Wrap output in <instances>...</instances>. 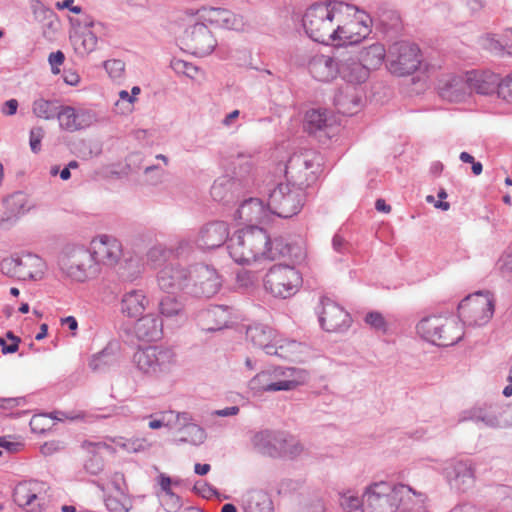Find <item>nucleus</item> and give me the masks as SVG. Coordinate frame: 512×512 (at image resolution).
I'll list each match as a JSON object with an SVG mask.
<instances>
[{"label": "nucleus", "mask_w": 512, "mask_h": 512, "mask_svg": "<svg viewBox=\"0 0 512 512\" xmlns=\"http://www.w3.org/2000/svg\"><path fill=\"white\" fill-rule=\"evenodd\" d=\"M355 5L338 0L315 2L310 5L302 18L303 28L309 38L325 45H332L335 35L333 20L340 14H350Z\"/></svg>", "instance_id": "nucleus-1"}, {"label": "nucleus", "mask_w": 512, "mask_h": 512, "mask_svg": "<svg viewBox=\"0 0 512 512\" xmlns=\"http://www.w3.org/2000/svg\"><path fill=\"white\" fill-rule=\"evenodd\" d=\"M269 243L267 231L256 225L237 230L229 239L227 249L230 257L241 265L250 264L264 258L265 247Z\"/></svg>", "instance_id": "nucleus-2"}, {"label": "nucleus", "mask_w": 512, "mask_h": 512, "mask_svg": "<svg viewBox=\"0 0 512 512\" xmlns=\"http://www.w3.org/2000/svg\"><path fill=\"white\" fill-rule=\"evenodd\" d=\"M410 491L409 486L404 484L372 483L364 492L366 512H396Z\"/></svg>", "instance_id": "nucleus-3"}, {"label": "nucleus", "mask_w": 512, "mask_h": 512, "mask_svg": "<svg viewBox=\"0 0 512 512\" xmlns=\"http://www.w3.org/2000/svg\"><path fill=\"white\" fill-rule=\"evenodd\" d=\"M132 362L143 374L158 378L171 372L176 364V354L170 347L150 345L139 347Z\"/></svg>", "instance_id": "nucleus-4"}, {"label": "nucleus", "mask_w": 512, "mask_h": 512, "mask_svg": "<svg viewBox=\"0 0 512 512\" xmlns=\"http://www.w3.org/2000/svg\"><path fill=\"white\" fill-rule=\"evenodd\" d=\"M416 329L423 339L439 347H449L457 344L464 334L462 325L457 321L440 316L422 318Z\"/></svg>", "instance_id": "nucleus-5"}, {"label": "nucleus", "mask_w": 512, "mask_h": 512, "mask_svg": "<svg viewBox=\"0 0 512 512\" xmlns=\"http://www.w3.org/2000/svg\"><path fill=\"white\" fill-rule=\"evenodd\" d=\"M305 191L289 183H279L269 192L267 209L280 218L297 215L304 205Z\"/></svg>", "instance_id": "nucleus-6"}, {"label": "nucleus", "mask_w": 512, "mask_h": 512, "mask_svg": "<svg viewBox=\"0 0 512 512\" xmlns=\"http://www.w3.org/2000/svg\"><path fill=\"white\" fill-rule=\"evenodd\" d=\"M301 284L300 273L291 265H274L264 277L266 291H269L274 297L283 299L293 296Z\"/></svg>", "instance_id": "nucleus-7"}, {"label": "nucleus", "mask_w": 512, "mask_h": 512, "mask_svg": "<svg viewBox=\"0 0 512 512\" xmlns=\"http://www.w3.org/2000/svg\"><path fill=\"white\" fill-rule=\"evenodd\" d=\"M494 309V300L490 297V293L483 295L481 291L466 296L457 306L459 320L474 326H483L488 323Z\"/></svg>", "instance_id": "nucleus-8"}, {"label": "nucleus", "mask_w": 512, "mask_h": 512, "mask_svg": "<svg viewBox=\"0 0 512 512\" xmlns=\"http://www.w3.org/2000/svg\"><path fill=\"white\" fill-rule=\"evenodd\" d=\"M353 11L355 12L353 20L335 28L332 45L336 47L337 54H339L341 48L361 43L372 32V18L370 15L357 7Z\"/></svg>", "instance_id": "nucleus-9"}, {"label": "nucleus", "mask_w": 512, "mask_h": 512, "mask_svg": "<svg viewBox=\"0 0 512 512\" xmlns=\"http://www.w3.org/2000/svg\"><path fill=\"white\" fill-rule=\"evenodd\" d=\"M419 47L414 43H393L387 53V67L392 74L406 76L414 73L421 64Z\"/></svg>", "instance_id": "nucleus-10"}, {"label": "nucleus", "mask_w": 512, "mask_h": 512, "mask_svg": "<svg viewBox=\"0 0 512 512\" xmlns=\"http://www.w3.org/2000/svg\"><path fill=\"white\" fill-rule=\"evenodd\" d=\"M221 285V277L213 266L204 263L190 266L188 295L210 298L219 291Z\"/></svg>", "instance_id": "nucleus-11"}, {"label": "nucleus", "mask_w": 512, "mask_h": 512, "mask_svg": "<svg viewBox=\"0 0 512 512\" xmlns=\"http://www.w3.org/2000/svg\"><path fill=\"white\" fill-rule=\"evenodd\" d=\"M315 166L318 168L319 163L315 164L307 153L293 154L285 166L286 183L305 191L316 179Z\"/></svg>", "instance_id": "nucleus-12"}, {"label": "nucleus", "mask_w": 512, "mask_h": 512, "mask_svg": "<svg viewBox=\"0 0 512 512\" xmlns=\"http://www.w3.org/2000/svg\"><path fill=\"white\" fill-rule=\"evenodd\" d=\"M282 374L288 377L297 374V377L274 381L272 373L262 371L249 381V388L254 391V393L291 391L303 383L306 378V373L304 371H298L296 368H287Z\"/></svg>", "instance_id": "nucleus-13"}, {"label": "nucleus", "mask_w": 512, "mask_h": 512, "mask_svg": "<svg viewBox=\"0 0 512 512\" xmlns=\"http://www.w3.org/2000/svg\"><path fill=\"white\" fill-rule=\"evenodd\" d=\"M320 326L326 332L346 331L352 322L350 314L328 297H321L316 308Z\"/></svg>", "instance_id": "nucleus-14"}, {"label": "nucleus", "mask_w": 512, "mask_h": 512, "mask_svg": "<svg viewBox=\"0 0 512 512\" xmlns=\"http://www.w3.org/2000/svg\"><path fill=\"white\" fill-rule=\"evenodd\" d=\"M61 268L68 277L78 282H84L98 272L91 250L84 247L74 249L72 254L63 260Z\"/></svg>", "instance_id": "nucleus-15"}, {"label": "nucleus", "mask_w": 512, "mask_h": 512, "mask_svg": "<svg viewBox=\"0 0 512 512\" xmlns=\"http://www.w3.org/2000/svg\"><path fill=\"white\" fill-rule=\"evenodd\" d=\"M183 42L193 55L199 57L210 55L217 45L212 32L202 22L195 23L186 28Z\"/></svg>", "instance_id": "nucleus-16"}, {"label": "nucleus", "mask_w": 512, "mask_h": 512, "mask_svg": "<svg viewBox=\"0 0 512 512\" xmlns=\"http://www.w3.org/2000/svg\"><path fill=\"white\" fill-rule=\"evenodd\" d=\"M450 487L460 493H465L474 486L475 464L471 459L455 460L445 469Z\"/></svg>", "instance_id": "nucleus-17"}, {"label": "nucleus", "mask_w": 512, "mask_h": 512, "mask_svg": "<svg viewBox=\"0 0 512 512\" xmlns=\"http://www.w3.org/2000/svg\"><path fill=\"white\" fill-rule=\"evenodd\" d=\"M505 407L499 404H484L463 412L461 421L471 420L489 428H507Z\"/></svg>", "instance_id": "nucleus-18"}, {"label": "nucleus", "mask_w": 512, "mask_h": 512, "mask_svg": "<svg viewBox=\"0 0 512 512\" xmlns=\"http://www.w3.org/2000/svg\"><path fill=\"white\" fill-rule=\"evenodd\" d=\"M189 275L190 267L186 268L180 264L171 263L158 272V285L168 294H173L172 292L175 290H181L188 294Z\"/></svg>", "instance_id": "nucleus-19"}, {"label": "nucleus", "mask_w": 512, "mask_h": 512, "mask_svg": "<svg viewBox=\"0 0 512 512\" xmlns=\"http://www.w3.org/2000/svg\"><path fill=\"white\" fill-rule=\"evenodd\" d=\"M58 120L63 130L75 132L90 127L97 121V115L90 109L62 106Z\"/></svg>", "instance_id": "nucleus-20"}, {"label": "nucleus", "mask_w": 512, "mask_h": 512, "mask_svg": "<svg viewBox=\"0 0 512 512\" xmlns=\"http://www.w3.org/2000/svg\"><path fill=\"white\" fill-rule=\"evenodd\" d=\"M91 246V255L96 266L100 263L113 266L122 255L120 242L112 236L101 235L91 242Z\"/></svg>", "instance_id": "nucleus-21"}, {"label": "nucleus", "mask_w": 512, "mask_h": 512, "mask_svg": "<svg viewBox=\"0 0 512 512\" xmlns=\"http://www.w3.org/2000/svg\"><path fill=\"white\" fill-rule=\"evenodd\" d=\"M468 84L470 92L475 91L482 95L497 94L499 98H502V92H504L502 88L506 84V76L501 78L499 74L492 72L469 71Z\"/></svg>", "instance_id": "nucleus-22"}, {"label": "nucleus", "mask_w": 512, "mask_h": 512, "mask_svg": "<svg viewBox=\"0 0 512 512\" xmlns=\"http://www.w3.org/2000/svg\"><path fill=\"white\" fill-rule=\"evenodd\" d=\"M229 226L224 221H211L199 231L197 245L201 249L213 250L229 242Z\"/></svg>", "instance_id": "nucleus-23"}, {"label": "nucleus", "mask_w": 512, "mask_h": 512, "mask_svg": "<svg viewBox=\"0 0 512 512\" xmlns=\"http://www.w3.org/2000/svg\"><path fill=\"white\" fill-rule=\"evenodd\" d=\"M234 309L228 305H210L200 312L203 329L209 332L228 328L234 323Z\"/></svg>", "instance_id": "nucleus-24"}, {"label": "nucleus", "mask_w": 512, "mask_h": 512, "mask_svg": "<svg viewBox=\"0 0 512 512\" xmlns=\"http://www.w3.org/2000/svg\"><path fill=\"white\" fill-rule=\"evenodd\" d=\"M284 442V432L268 429L255 433L251 438L252 446L256 452L272 458H279L281 443Z\"/></svg>", "instance_id": "nucleus-25"}, {"label": "nucleus", "mask_w": 512, "mask_h": 512, "mask_svg": "<svg viewBox=\"0 0 512 512\" xmlns=\"http://www.w3.org/2000/svg\"><path fill=\"white\" fill-rule=\"evenodd\" d=\"M27 195L22 191H16L3 200L5 211L0 218V228L10 229L24 215L26 209Z\"/></svg>", "instance_id": "nucleus-26"}, {"label": "nucleus", "mask_w": 512, "mask_h": 512, "mask_svg": "<svg viewBox=\"0 0 512 512\" xmlns=\"http://www.w3.org/2000/svg\"><path fill=\"white\" fill-rule=\"evenodd\" d=\"M338 56L316 54L308 62V71L311 76L320 82H329L337 77Z\"/></svg>", "instance_id": "nucleus-27"}, {"label": "nucleus", "mask_w": 512, "mask_h": 512, "mask_svg": "<svg viewBox=\"0 0 512 512\" xmlns=\"http://www.w3.org/2000/svg\"><path fill=\"white\" fill-rule=\"evenodd\" d=\"M275 337V331L271 327L260 323L250 325L246 330V338L255 347L263 349L267 355H278Z\"/></svg>", "instance_id": "nucleus-28"}, {"label": "nucleus", "mask_w": 512, "mask_h": 512, "mask_svg": "<svg viewBox=\"0 0 512 512\" xmlns=\"http://www.w3.org/2000/svg\"><path fill=\"white\" fill-rule=\"evenodd\" d=\"M369 73L359 57L355 59L349 56L338 59L337 76L339 75L347 83L361 84L368 79Z\"/></svg>", "instance_id": "nucleus-29"}, {"label": "nucleus", "mask_w": 512, "mask_h": 512, "mask_svg": "<svg viewBox=\"0 0 512 512\" xmlns=\"http://www.w3.org/2000/svg\"><path fill=\"white\" fill-rule=\"evenodd\" d=\"M439 95L450 102H461L469 93L468 72L463 76H450L441 80L438 86Z\"/></svg>", "instance_id": "nucleus-30"}, {"label": "nucleus", "mask_w": 512, "mask_h": 512, "mask_svg": "<svg viewBox=\"0 0 512 512\" xmlns=\"http://www.w3.org/2000/svg\"><path fill=\"white\" fill-rule=\"evenodd\" d=\"M136 337L142 341H157L163 336V320L155 314L140 317L134 327Z\"/></svg>", "instance_id": "nucleus-31"}, {"label": "nucleus", "mask_w": 512, "mask_h": 512, "mask_svg": "<svg viewBox=\"0 0 512 512\" xmlns=\"http://www.w3.org/2000/svg\"><path fill=\"white\" fill-rule=\"evenodd\" d=\"M32 5V12L36 21L42 26L43 36L47 39L53 38L61 28L59 16L41 1L35 0Z\"/></svg>", "instance_id": "nucleus-32"}, {"label": "nucleus", "mask_w": 512, "mask_h": 512, "mask_svg": "<svg viewBox=\"0 0 512 512\" xmlns=\"http://www.w3.org/2000/svg\"><path fill=\"white\" fill-rule=\"evenodd\" d=\"M362 99L356 88L350 85L340 87L333 98V104L337 111L343 115H353L361 107Z\"/></svg>", "instance_id": "nucleus-33"}, {"label": "nucleus", "mask_w": 512, "mask_h": 512, "mask_svg": "<svg viewBox=\"0 0 512 512\" xmlns=\"http://www.w3.org/2000/svg\"><path fill=\"white\" fill-rule=\"evenodd\" d=\"M18 279L39 280L43 277L45 263L42 258L33 253L17 255Z\"/></svg>", "instance_id": "nucleus-34"}, {"label": "nucleus", "mask_w": 512, "mask_h": 512, "mask_svg": "<svg viewBox=\"0 0 512 512\" xmlns=\"http://www.w3.org/2000/svg\"><path fill=\"white\" fill-rule=\"evenodd\" d=\"M203 10L206 12L204 19L217 27L239 30L244 25L243 18L228 9L210 7L209 9L204 8Z\"/></svg>", "instance_id": "nucleus-35"}, {"label": "nucleus", "mask_w": 512, "mask_h": 512, "mask_svg": "<svg viewBox=\"0 0 512 512\" xmlns=\"http://www.w3.org/2000/svg\"><path fill=\"white\" fill-rule=\"evenodd\" d=\"M265 249L267 252H264V258L269 260H275L280 257L298 259L301 256V248L296 244L289 243L282 236L271 238L269 235V243Z\"/></svg>", "instance_id": "nucleus-36"}, {"label": "nucleus", "mask_w": 512, "mask_h": 512, "mask_svg": "<svg viewBox=\"0 0 512 512\" xmlns=\"http://www.w3.org/2000/svg\"><path fill=\"white\" fill-rule=\"evenodd\" d=\"M239 183L234 178L223 175L218 177L210 189L211 197L214 201L228 205L235 199V189H237Z\"/></svg>", "instance_id": "nucleus-37"}, {"label": "nucleus", "mask_w": 512, "mask_h": 512, "mask_svg": "<svg viewBox=\"0 0 512 512\" xmlns=\"http://www.w3.org/2000/svg\"><path fill=\"white\" fill-rule=\"evenodd\" d=\"M147 298L141 290H132L123 295L120 303V311L129 318H136L145 310Z\"/></svg>", "instance_id": "nucleus-38"}, {"label": "nucleus", "mask_w": 512, "mask_h": 512, "mask_svg": "<svg viewBox=\"0 0 512 512\" xmlns=\"http://www.w3.org/2000/svg\"><path fill=\"white\" fill-rule=\"evenodd\" d=\"M244 512H273V502L263 490H250L243 496Z\"/></svg>", "instance_id": "nucleus-39"}, {"label": "nucleus", "mask_w": 512, "mask_h": 512, "mask_svg": "<svg viewBox=\"0 0 512 512\" xmlns=\"http://www.w3.org/2000/svg\"><path fill=\"white\" fill-rule=\"evenodd\" d=\"M265 216V206L259 198H249L241 202L234 217L246 223L259 221Z\"/></svg>", "instance_id": "nucleus-40"}, {"label": "nucleus", "mask_w": 512, "mask_h": 512, "mask_svg": "<svg viewBox=\"0 0 512 512\" xmlns=\"http://www.w3.org/2000/svg\"><path fill=\"white\" fill-rule=\"evenodd\" d=\"M359 58L368 71L379 68L384 60H387L386 50L383 44L375 42L363 47L359 51Z\"/></svg>", "instance_id": "nucleus-41"}, {"label": "nucleus", "mask_w": 512, "mask_h": 512, "mask_svg": "<svg viewBox=\"0 0 512 512\" xmlns=\"http://www.w3.org/2000/svg\"><path fill=\"white\" fill-rule=\"evenodd\" d=\"M158 306L161 315L167 319L175 318L176 320L184 321L187 318L184 303L173 294L163 296Z\"/></svg>", "instance_id": "nucleus-42"}, {"label": "nucleus", "mask_w": 512, "mask_h": 512, "mask_svg": "<svg viewBox=\"0 0 512 512\" xmlns=\"http://www.w3.org/2000/svg\"><path fill=\"white\" fill-rule=\"evenodd\" d=\"M326 109H311L305 114L304 129L309 134L325 131L329 126V118Z\"/></svg>", "instance_id": "nucleus-43"}, {"label": "nucleus", "mask_w": 512, "mask_h": 512, "mask_svg": "<svg viewBox=\"0 0 512 512\" xmlns=\"http://www.w3.org/2000/svg\"><path fill=\"white\" fill-rule=\"evenodd\" d=\"M61 107L57 101L39 98L33 102L32 109L37 117L49 120L58 118Z\"/></svg>", "instance_id": "nucleus-44"}, {"label": "nucleus", "mask_w": 512, "mask_h": 512, "mask_svg": "<svg viewBox=\"0 0 512 512\" xmlns=\"http://www.w3.org/2000/svg\"><path fill=\"white\" fill-rule=\"evenodd\" d=\"M113 346L114 345L110 343L99 353L93 355L92 359L89 362V367L93 371L102 370L105 366L110 365L115 360Z\"/></svg>", "instance_id": "nucleus-45"}, {"label": "nucleus", "mask_w": 512, "mask_h": 512, "mask_svg": "<svg viewBox=\"0 0 512 512\" xmlns=\"http://www.w3.org/2000/svg\"><path fill=\"white\" fill-rule=\"evenodd\" d=\"M98 38L92 31L83 32L75 38V50L79 54H89L96 49Z\"/></svg>", "instance_id": "nucleus-46"}, {"label": "nucleus", "mask_w": 512, "mask_h": 512, "mask_svg": "<svg viewBox=\"0 0 512 512\" xmlns=\"http://www.w3.org/2000/svg\"><path fill=\"white\" fill-rule=\"evenodd\" d=\"M380 24L385 33L398 34L402 30V21L396 11L384 13L380 18Z\"/></svg>", "instance_id": "nucleus-47"}, {"label": "nucleus", "mask_w": 512, "mask_h": 512, "mask_svg": "<svg viewBox=\"0 0 512 512\" xmlns=\"http://www.w3.org/2000/svg\"><path fill=\"white\" fill-rule=\"evenodd\" d=\"M36 499L37 494L33 492L26 484H19L14 489L13 500L20 507L29 506Z\"/></svg>", "instance_id": "nucleus-48"}, {"label": "nucleus", "mask_w": 512, "mask_h": 512, "mask_svg": "<svg viewBox=\"0 0 512 512\" xmlns=\"http://www.w3.org/2000/svg\"><path fill=\"white\" fill-rule=\"evenodd\" d=\"M284 440L285 442L281 443V452L279 458H295L302 452L303 446L293 436L288 435L284 432Z\"/></svg>", "instance_id": "nucleus-49"}, {"label": "nucleus", "mask_w": 512, "mask_h": 512, "mask_svg": "<svg viewBox=\"0 0 512 512\" xmlns=\"http://www.w3.org/2000/svg\"><path fill=\"white\" fill-rule=\"evenodd\" d=\"M340 505L345 512H366L364 494L362 498L353 495H342Z\"/></svg>", "instance_id": "nucleus-50"}, {"label": "nucleus", "mask_w": 512, "mask_h": 512, "mask_svg": "<svg viewBox=\"0 0 512 512\" xmlns=\"http://www.w3.org/2000/svg\"><path fill=\"white\" fill-rule=\"evenodd\" d=\"M364 320L366 324L376 331L386 333L388 330V324L384 316L378 311L368 312Z\"/></svg>", "instance_id": "nucleus-51"}, {"label": "nucleus", "mask_w": 512, "mask_h": 512, "mask_svg": "<svg viewBox=\"0 0 512 512\" xmlns=\"http://www.w3.org/2000/svg\"><path fill=\"white\" fill-rule=\"evenodd\" d=\"M186 431L190 436V440H188L187 438H181V442H190L194 445H199L205 441L207 436L205 430L197 424L188 426V429Z\"/></svg>", "instance_id": "nucleus-52"}, {"label": "nucleus", "mask_w": 512, "mask_h": 512, "mask_svg": "<svg viewBox=\"0 0 512 512\" xmlns=\"http://www.w3.org/2000/svg\"><path fill=\"white\" fill-rule=\"evenodd\" d=\"M161 505L166 512H177L182 507V500L180 496L172 492L162 496Z\"/></svg>", "instance_id": "nucleus-53"}, {"label": "nucleus", "mask_w": 512, "mask_h": 512, "mask_svg": "<svg viewBox=\"0 0 512 512\" xmlns=\"http://www.w3.org/2000/svg\"><path fill=\"white\" fill-rule=\"evenodd\" d=\"M171 68L176 73H182L190 78L194 77V74L197 73L198 68L192 63L186 62L181 59H174L171 61Z\"/></svg>", "instance_id": "nucleus-54"}, {"label": "nucleus", "mask_w": 512, "mask_h": 512, "mask_svg": "<svg viewBox=\"0 0 512 512\" xmlns=\"http://www.w3.org/2000/svg\"><path fill=\"white\" fill-rule=\"evenodd\" d=\"M103 66L112 78H120L125 69V63L120 59L106 60Z\"/></svg>", "instance_id": "nucleus-55"}, {"label": "nucleus", "mask_w": 512, "mask_h": 512, "mask_svg": "<svg viewBox=\"0 0 512 512\" xmlns=\"http://www.w3.org/2000/svg\"><path fill=\"white\" fill-rule=\"evenodd\" d=\"M44 137V130L42 127H33L30 130L29 144L33 153H38L41 150V141Z\"/></svg>", "instance_id": "nucleus-56"}, {"label": "nucleus", "mask_w": 512, "mask_h": 512, "mask_svg": "<svg viewBox=\"0 0 512 512\" xmlns=\"http://www.w3.org/2000/svg\"><path fill=\"white\" fill-rule=\"evenodd\" d=\"M1 271L10 276L18 278V261L17 255H14L10 258H5L0 263Z\"/></svg>", "instance_id": "nucleus-57"}, {"label": "nucleus", "mask_w": 512, "mask_h": 512, "mask_svg": "<svg viewBox=\"0 0 512 512\" xmlns=\"http://www.w3.org/2000/svg\"><path fill=\"white\" fill-rule=\"evenodd\" d=\"M499 269L503 278L512 282V253L504 254L499 259Z\"/></svg>", "instance_id": "nucleus-58"}, {"label": "nucleus", "mask_w": 512, "mask_h": 512, "mask_svg": "<svg viewBox=\"0 0 512 512\" xmlns=\"http://www.w3.org/2000/svg\"><path fill=\"white\" fill-rule=\"evenodd\" d=\"M333 250L341 255H346L351 252L352 245L344 239L339 233H336L332 238Z\"/></svg>", "instance_id": "nucleus-59"}, {"label": "nucleus", "mask_w": 512, "mask_h": 512, "mask_svg": "<svg viewBox=\"0 0 512 512\" xmlns=\"http://www.w3.org/2000/svg\"><path fill=\"white\" fill-rule=\"evenodd\" d=\"M84 467L88 473L97 475L103 470V459L98 455H93L85 462Z\"/></svg>", "instance_id": "nucleus-60"}, {"label": "nucleus", "mask_w": 512, "mask_h": 512, "mask_svg": "<svg viewBox=\"0 0 512 512\" xmlns=\"http://www.w3.org/2000/svg\"><path fill=\"white\" fill-rule=\"evenodd\" d=\"M64 61L65 55L61 50L50 53L48 62L51 66V71L53 74H58L60 72L59 66H61Z\"/></svg>", "instance_id": "nucleus-61"}, {"label": "nucleus", "mask_w": 512, "mask_h": 512, "mask_svg": "<svg viewBox=\"0 0 512 512\" xmlns=\"http://www.w3.org/2000/svg\"><path fill=\"white\" fill-rule=\"evenodd\" d=\"M485 48L496 54H502L505 50V46L498 40L495 35L488 34L485 38Z\"/></svg>", "instance_id": "nucleus-62"}, {"label": "nucleus", "mask_w": 512, "mask_h": 512, "mask_svg": "<svg viewBox=\"0 0 512 512\" xmlns=\"http://www.w3.org/2000/svg\"><path fill=\"white\" fill-rule=\"evenodd\" d=\"M26 402L24 397H0V408L10 410L15 407L24 405Z\"/></svg>", "instance_id": "nucleus-63"}, {"label": "nucleus", "mask_w": 512, "mask_h": 512, "mask_svg": "<svg viewBox=\"0 0 512 512\" xmlns=\"http://www.w3.org/2000/svg\"><path fill=\"white\" fill-rule=\"evenodd\" d=\"M193 490L204 498H209L212 495H218L217 489L208 483L197 482L194 485Z\"/></svg>", "instance_id": "nucleus-64"}]
</instances>
